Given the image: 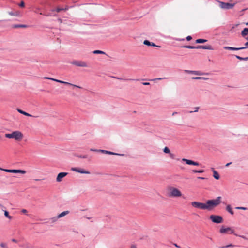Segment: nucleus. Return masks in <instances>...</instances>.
<instances>
[{"instance_id":"1","label":"nucleus","mask_w":248,"mask_h":248,"mask_svg":"<svg viewBox=\"0 0 248 248\" xmlns=\"http://www.w3.org/2000/svg\"><path fill=\"white\" fill-rule=\"evenodd\" d=\"M206 202L207 210H213L214 208L217 206L221 203V197L220 196H218L215 199L208 200Z\"/></svg>"},{"instance_id":"2","label":"nucleus","mask_w":248,"mask_h":248,"mask_svg":"<svg viewBox=\"0 0 248 248\" xmlns=\"http://www.w3.org/2000/svg\"><path fill=\"white\" fill-rule=\"evenodd\" d=\"M5 137L9 139H14L16 140L20 141L23 138V134L19 131H15L11 133L5 134Z\"/></svg>"},{"instance_id":"3","label":"nucleus","mask_w":248,"mask_h":248,"mask_svg":"<svg viewBox=\"0 0 248 248\" xmlns=\"http://www.w3.org/2000/svg\"><path fill=\"white\" fill-rule=\"evenodd\" d=\"M169 196L172 197H180L182 196V193L178 189L171 187L170 188Z\"/></svg>"},{"instance_id":"4","label":"nucleus","mask_w":248,"mask_h":248,"mask_svg":"<svg viewBox=\"0 0 248 248\" xmlns=\"http://www.w3.org/2000/svg\"><path fill=\"white\" fill-rule=\"evenodd\" d=\"M210 219L215 223H221L223 222V217L219 215H211L209 217Z\"/></svg>"},{"instance_id":"5","label":"nucleus","mask_w":248,"mask_h":248,"mask_svg":"<svg viewBox=\"0 0 248 248\" xmlns=\"http://www.w3.org/2000/svg\"><path fill=\"white\" fill-rule=\"evenodd\" d=\"M191 205L196 208L202 210H207L206 202L202 203L199 202H192Z\"/></svg>"},{"instance_id":"6","label":"nucleus","mask_w":248,"mask_h":248,"mask_svg":"<svg viewBox=\"0 0 248 248\" xmlns=\"http://www.w3.org/2000/svg\"><path fill=\"white\" fill-rule=\"evenodd\" d=\"M219 232L221 234H234V231L231 227L225 228L222 226L219 230Z\"/></svg>"},{"instance_id":"7","label":"nucleus","mask_w":248,"mask_h":248,"mask_svg":"<svg viewBox=\"0 0 248 248\" xmlns=\"http://www.w3.org/2000/svg\"><path fill=\"white\" fill-rule=\"evenodd\" d=\"M44 78L51 80L56 81L57 82L64 84L65 85H70V86H74V87H77V88H81V87H80L79 86L73 84L72 83H69V82H67L63 81L60 80H58V79H54V78H48V77H45V78Z\"/></svg>"},{"instance_id":"8","label":"nucleus","mask_w":248,"mask_h":248,"mask_svg":"<svg viewBox=\"0 0 248 248\" xmlns=\"http://www.w3.org/2000/svg\"><path fill=\"white\" fill-rule=\"evenodd\" d=\"M235 5V3H225V2H219L220 7L221 8L225 9H232L234 6Z\"/></svg>"},{"instance_id":"9","label":"nucleus","mask_w":248,"mask_h":248,"mask_svg":"<svg viewBox=\"0 0 248 248\" xmlns=\"http://www.w3.org/2000/svg\"><path fill=\"white\" fill-rule=\"evenodd\" d=\"M73 65L81 67H87L88 65L87 63L82 61H75L72 63Z\"/></svg>"},{"instance_id":"10","label":"nucleus","mask_w":248,"mask_h":248,"mask_svg":"<svg viewBox=\"0 0 248 248\" xmlns=\"http://www.w3.org/2000/svg\"><path fill=\"white\" fill-rule=\"evenodd\" d=\"M71 170L82 174H90V172L88 171H86L84 169H79L77 168H72Z\"/></svg>"},{"instance_id":"11","label":"nucleus","mask_w":248,"mask_h":248,"mask_svg":"<svg viewBox=\"0 0 248 248\" xmlns=\"http://www.w3.org/2000/svg\"><path fill=\"white\" fill-rule=\"evenodd\" d=\"M182 161L185 162L186 164L188 165H192L195 166H199V163L198 162H194L191 160L187 159L186 158H183Z\"/></svg>"},{"instance_id":"12","label":"nucleus","mask_w":248,"mask_h":248,"mask_svg":"<svg viewBox=\"0 0 248 248\" xmlns=\"http://www.w3.org/2000/svg\"><path fill=\"white\" fill-rule=\"evenodd\" d=\"M68 174L67 172H60L57 175L56 178L57 182H60L62 181L63 178L66 176Z\"/></svg>"},{"instance_id":"13","label":"nucleus","mask_w":248,"mask_h":248,"mask_svg":"<svg viewBox=\"0 0 248 248\" xmlns=\"http://www.w3.org/2000/svg\"><path fill=\"white\" fill-rule=\"evenodd\" d=\"M69 213V211H63V212H62L61 214H59L57 217L53 218L52 219H53V221H55L58 218L62 217L65 216V215L68 214Z\"/></svg>"},{"instance_id":"14","label":"nucleus","mask_w":248,"mask_h":248,"mask_svg":"<svg viewBox=\"0 0 248 248\" xmlns=\"http://www.w3.org/2000/svg\"><path fill=\"white\" fill-rule=\"evenodd\" d=\"M196 49H203L207 50H213V48L211 45H199L196 46Z\"/></svg>"},{"instance_id":"15","label":"nucleus","mask_w":248,"mask_h":248,"mask_svg":"<svg viewBox=\"0 0 248 248\" xmlns=\"http://www.w3.org/2000/svg\"><path fill=\"white\" fill-rule=\"evenodd\" d=\"M99 152L103 153L108 154H110V155H116L123 156L124 155L123 154H117V153H115L114 152L108 151L107 150H99Z\"/></svg>"},{"instance_id":"16","label":"nucleus","mask_w":248,"mask_h":248,"mask_svg":"<svg viewBox=\"0 0 248 248\" xmlns=\"http://www.w3.org/2000/svg\"><path fill=\"white\" fill-rule=\"evenodd\" d=\"M185 71V72L187 73L194 74L197 75H204L203 73H202L201 72L199 71H192V70H186Z\"/></svg>"},{"instance_id":"17","label":"nucleus","mask_w":248,"mask_h":248,"mask_svg":"<svg viewBox=\"0 0 248 248\" xmlns=\"http://www.w3.org/2000/svg\"><path fill=\"white\" fill-rule=\"evenodd\" d=\"M223 48L224 49L229 50H241V49H244V48L233 47L227 46H224Z\"/></svg>"},{"instance_id":"18","label":"nucleus","mask_w":248,"mask_h":248,"mask_svg":"<svg viewBox=\"0 0 248 248\" xmlns=\"http://www.w3.org/2000/svg\"><path fill=\"white\" fill-rule=\"evenodd\" d=\"M8 14L12 16H21V14L19 11L10 12Z\"/></svg>"},{"instance_id":"19","label":"nucleus","mask_w":248,"mask_h":248,"mask_svg":"<svg viewBox=\"0 0 248 248\" xmlns=\"http://www.w3.org/2000/svg\"><path fill=\"white\" fill-rule=\"evenodd\" d=\"M211 170L213 171V177H214V178L217 180H218L220 178V175L218 174V173L216 170H215L214 168H212Z\"/></svg>"},{"instance_id":"20","label":"nucleus","mask_w":248,"mask_h":248,"mask_svg":"<svg viewBox=\"0 0 248 248\" xmlns=\"http://www.w3.org/2000/svg\"><path fill=\"white\" fill-rule=\"evenodd\" d=\"M226 210L227 212H228L232 215H233L234 214V212H233V209H232V207H231V205H230V204L227 205L226 207Z\"/></svg>"},{"instance_id":"21","label":"nucleus","mask_w":248,"mask_h":248,"mask_svg":"<svg viewBox=\"0 0 248 248\" xmlns=\"http://www.w3.org/2000/svg\"><path fill=\"white\" fill-rule=\"evenodd\" d=\"M10 173H20L21 174H25L26 171L21 170H11Z\"/></svg>"},{"instance_id":"22","label":"nucleus","mask_w":248,"mask_h":248,"mask_svg":"<svg viewBox=\"0 0 248 248\" xmlns=\"http://www.w3.org/2000/svg\"><path fill=\"white\" fill-rule=\"evenodd\" d=\"M248 34V28H245L241 32V35L245 36Z\"/></svg>"},{"instance_id":"23","label":"nucleus","mask_w":248,"mask_h":248,"mask_svg":"<svg viewBox=\"0 0 248 248\" xmlns=\"http://www.w3.org/2000/svg\"><path fill=\"white\" fill-rule=\"evenodd\" d=\"M17 111L18 112H19V113H20L21 114H22L25 116H32L31 114L20 109H17Z\"/></svg>"},{"instance_id":"24","label":"nucleus","mask_w":248,"mask_h":248,"mask_svg":"<svg viewBox=\"0 0 248 248\" xmlns=\"http://www.w3.org/2000/svg\"><path fill=\"white\" fill-rule=\"evenodd\" d=\"M68 9H69V7L68 6H65V7L64 8H57L56 9V11L57 12H60V11H62V10L66 11V10H68Z\"/></svg>"},{"instance_id":"25","label":"nucleus","mask_w":248,"mask_h":248,"mask_svg":"<svg viewBox=\"0 0 248 248\" xmlns=\"http://www.w3.org/2000/svg\"><path fill=\"white\" fill-rule=\"evenodd\" d=\"M207 42V40L203 39H198L196 40L197 43H203Z\"/></svg>"},{"instance_id":"26","label":"nucleus","mask_w":248,"mask_h":248,"mask_svg":"<svg viewBox=\"0 0 248 248\" xmlns=\"http://www.w3.org/2000/svg\"><path fill=\"white\" fill-rule=\"evenodd\" d=\"M182 47L186 48H189V49H196V46H189V45L183 46H182Z\"/></svg>"},{"instance_id":"27","label":"nucleus","mask_w":248,"mask_h":248,"mask_svg":"<svg viewBox=\"0 0 248 248\" xmlns=\"http://www.w3.org/2000/svg\"><path fill=\"white\" fill-rule=\"evenodd\" d=\"M235 57H236V58L237 59H238L239 60H241V61L242 60L247 61V60H248V57H246V58H243V57H240L239 56H238V55H236Z\"/></svg>"},{"instance_id":"28","label":"nucleus","mask_w":248,"mask_h":248,"mask_svg":"<svg viewBox=\"0 0 248 248\" xmlns=\"http://www.w3.org/2000/svg\"><path fill=\"white\" fill-rule=\"evenodd\" d=\"M27 26L26 25H16L14 26V28H26Z\"/></svg>"},{"instance_id":"29","label":"nucleus","mask_w":248,"mask_h":248,"mask_svg":"<svg viewBox=\"0 0 248 248\" xmlns=\"http://www.w3.org/2000/svg\"><path fill=\"white\" fill-rule=\"evenodd\" d=\"M93 53L94 54H105V52L104 51H101V50H94V51H93Z\"/></svg>"},{"instance_id":"30","label":"nucleus","mask_w":248,"mask_h":248,"mask_svg":"<svg viewBox=\"0 0 248 248\" xmlns=\"http://www.w3.org/2000/svg\"><path fill=\"white\" fill-rule=\"evenodd\" d=\"M4 215L6 217L8 218L9 219L12 218V217L9 215V212L7 211H4Z\"/></svg>"},{"instance_id":"31","label":"nucleus","mask_w":248,"mask_h":248,"mask_svg":"<svg viewBox=\"0 0 248 248\" xmlns=\"http://www.w3.org/2000/svg\"><path fill=\"white\" fill-rule=\"evenodd\" d=\"M234 247V245L232 244H229L228 245H226L225 246H222V247H219V248H229V247Z\"/></svg>"},{"instance_id":"32","label":"nucleus","mask_w":248,"mask_h":248,"mask_svg":"<svg viewBox=\"0 0 248 248\" xmlns=\"http://www.w3.org/2000/svg\"><path fill=\"white\" fill-rule=\"evenodd\" d=\"M163 151L164 153H168L169 154L170 153V150L169 149V148L167 147H165L164 149H163Z\"/></svg>"},{"instance_id":"33","label":"nucleus","mask_w":248,"mask_h":248,"mask_svg":"<svg viewBox=\"0 0 248 248\" xmlns=\"http://www.w3.org/2000/svg\"><path fill=\"white\" fill-rule=\"evenodd\" d=\"M0 246L2 248H9L7 244L4 243H1Z\"/></svg>"},{"instance_id":"34","label":"nucleus","mask_w":248,"mask_h":248,"mask_svg":"<svg viewBox=\"0 0 248 248\" xmlns=\"http://www.w3.org/2000/svg\"><path fill=\"white\" fill-rule=\"evenodd\" d=\"M151 42H150L148 40H144V42H143V44L145 45H147V46H150L151 45Z\"/></svg>"},{"instance_id":"35","label":"nucleus","mask_w":248,"mask_h":248,"mask_svg":"<svg viewBox=\"0 0 248 248\" xmlns=\"http://www.w3.org/2000/svg\"><path fill=\"white\" fill-rule=\"evenodd\" d=\"M170 157L172 159H174L175 157V155L173 153H170Z\"/></svg>"},{"instance_id":"36","label":"nucleus","mask_w":248,"mask_h":248,"mask_svg":"<svg viewBox=\"0 0 248 248\" xmlns=\"http://www.w3.org/2000/svg\"><path fill=\"white\" fill-rule=\"evenodd\" d=\"M236 209H239V210H246L247 208L246 207H236Z\"/></svg>"},{"instance_id":"37","label":"nucleus","mask_w":248,"mask_h":248,"mask_svg":"<svg viewBox=\"0 0 248 248\" xmlns=\"http://www.w3.org/2000/svg\"><path fill=\"white\" fill-rule=\"evenodd\" d=\"M19 6L21 7H24L25 6V3L23 1H21V2L19 4Z\"/></svg>"},{"instance_id":"38","label":"nucleus","mask_w":248,"mask_h":248,"mask_svg":"<svg viewBox=\"0 0 248 248\" xmlns=\"http://www.w3.org/2000/svg\"><path fill=\"white\" fill-rule=\"evenodd\" d=\"M0 169L5 171V172H10V171H11V170H9V169H1V168H0Z\"/></svg>"},{"instance_id":"39","label":"nucleus","mask_w":248,"mask_h":248,"mask_svg":"<svg viewBox=\"0 0 248 248\" xmlns=\"http://www.w3.org/2000/svg\"><path fill=\"white\" fill-rule=\"evenodd\" d=\"M192 79H201V77H192Z\"/></svg>"},{"instance_id":"40","label":"nucleus","mask_w":248,"mask_h":248,"mask_svg":"<svg viewBox=\"0 0 248 248\" xmlns=\"http://www.w3.org/2000/svg\"><path fill=\"white\" fill-rule=\"evenodd\" d=\"M245 46L244 47H241V48H244V49H245L246 48H248V41L245 44Z\"/></svg>"},{"instance_id":"41","label":"nucleus","mask_w":248,"mask_h":248,"mask_svg":"<svg viewBox=\"0 0 248 248\" xmlns=\"http://www.w3.org/2000/svg\"><path fill=\"white\" fill-rule=\"evenodd\" d=\"M150 46H157V47H160V46H157V45H156L155 44H154L153 42H151Z\"/></svg>"},{"instance_id":"42","label":"nucleus","mask_w":248,"mask_h":248,"mask_svg":"<svg viewBox=\"0 0 248 248\" xmlns=\"http://www.w3.org/2000/svg\"><path fill=\"white\" fill-rule=\"evenodd\" d=\"M199 108V107H196V108H195V110H194V111H190L189 112H190V113H192V112H197V111H198Z\"/></svg>"},{"instance_id":"43","label":"nucleus","mask_w":248,"mask_h":248,"mask_svg":"<svg viewBox=\"0 0 248 248\" xmlns=\"http://www.w3.org/2000/svg\"><path fill=\"white\" fill-rule=\"evenodd\" d=\"M21 212L23 214H27L28 212L27 210L23 209L21 210Z\"/></svg>"},{"instance_id":"44","label":"nucleus","mask_w":248,"mask_h":248,"mask_svg":"<svg viewBox=\"0 0 248 248\" xmlns=\"http://www.w3.org/2000/svg\"><path fill=\"white\" fill-rule=\"evenodd\" d=\"M186 39L187 41H190L192 39V37L191 36H188L186 37Z\"/></svg>"},{"instance_id":"45","label":"nucleus","mask_w":248,"mask_h":248,"mask_svg":"<svg viewBox=\"0 0 248 248\" xmlns=\"http://www.w3.org/2000/svg\"><path fill=\"white\" fill-rule=\"evenodd\" d=\"M79 157L82 158H87V155H84V156H79Z\"/></svg>"},{"instance_id":"46","label":"nucleus","mask_w":248,"mask_h":248,"mask_svg":"<svg viewBox=\"0 0 248 248\" xmlns=\"http://www.w3.org/2000/svg\"><path fill=\"white\" fill-rule=\"evenodd\" d=\"M142 84L144 85H150V83L149 82H143Z\"/></svg>"},{"instance_id":"47","label":"nucleus","mask_w":248,"mask_h":248,"mask_svg":"<svg viewBox=\"0 0 248 248\" xmlns=\"http://www.w3.org/2000/svg\"><path fill=\"white\" fill-rule=\"evenodd\" d=\"M234 235H235L236 236H238V235H237V234H234ZM238 236H240V237H241L243 238V239H247L246 238V237L245 236H240V235H238Z\"/></svg>"},{"instance_id":"48","label":"nucleus","mask_w":248,"mask_h":248,"mask_svg":"<svg viewBox=\"0 0 248 248\" xmlns=\"http://www.w3.org/2000/svg\"><path fill=\"white\" fill-rule=\"evenodd\" d=\"M162 79V78H157L152 79L151 80L155 81V80H161Z\"/></svg>"},{"instance_id":"49","label":"nucleus","mask_w":248,"mask_h":248,"mask_svg":"<svg viewBox=\"0 0 248 248\" xmlns=\"http://www.w3.org/2000/svg\"><path fill=\"white\" fill-rule=\"evenodd\" d=\"M204 171L203 170H198V173H203Z\"/></svg>"},{"instance_id":"50","label":"nucleus","mask_w":248,"mask_h":248,"mask_svg":"<svg viewBox=\"0 0 248 248\" xmlns=\"http://www.w3.org/2000/svg\"><path fill=\"white\" fill-rule=\"evenodd\" d=\"M202 79H203V80H207L208 79V78H205V77H201Z\"/></svg>"},{"instance_id":"51","label":"nucleus","mask_w":248,"mask_h":248,"mask_svg":"<svg viewBox=\"0 0 248 248\" xmlns=\"http://www.w3.org/2000/svg\"><path fill=\"white\" fill-rule=\"evenodd\" d=\"M12 241L13 242H15V243H17V241L15 239H12Z\"/></svg>"},{"instance_id":"52","label":"nucleus","mask_w":248,"mask_h":248,"mask_svg":"<svg viewBox=\"0 0 248 248\" xmlns=\"http://www.w3.org/2000/svg\"><path fill=\"white\" fill-rule=\"evenodd\" d=\"M198 179L203 180V179H205V178H204V177H198Z\"/></svg>"},{"instance_id":"53","label":"nucleus","mask_w":248,"mask_h":248,"mask_svg":"<svg viewBox=\"0 0 248 248\" xmlns=\"http://www.w3.org/2000/svg\"><path fill=\"white\" fill-rule=\"evenodd\" d=\"M91 151H95V152H99V150H94V149H91Z\"/></svg>"},{"instance_id":"54","label":"nucleus","mask_w":248,"mask_h":248,"mask_svg":"<svg viewBox=\"0 0 248 248\" xmlns=\"http://www.w3.org/2000/svg\"><path fill=\"white\" fill-rule=\"evenodd\" d=\"M192 171V172L193 173H198V170H193Z\"/></svg>"},{"instance_id":"55","label":"nucleus","mask_w":248,"mask_h":248,"mask_svg":"<svg viewBox=\"0 0 248 248\" xmlns=\"http://www.w3.org/2000/svg\"><path fill=\"white\" fill-rule=\"evenodd\" d=\"M174 245L177 248H180V247L178 246L177 244H174Z\"/></svg>"},{"instance_id":"56","label":"nucleus","mask_w":248,"mask_h":248,"mask_svg":"<svg viewBox=\"0 0 248 248\" xmlns=\"http://www.w3.org/2000/svg\"><path fill=\"white\" fill-rule=\"evenodd\" d=\"M232 163L231 162H230V163H228L227 164H226V167H228Z\"/></svg>"},{"instance_id":"57","label":"nucleus","mask_w":248,"mask_h":248,"mask_svg":"<svg viewBox=\"0 0 248 248\" xmlns=\"http://www.w3.org/2000/svg\"><path fill=\"white\" fill-rule=\"evenodd\" d=\"M130 248H137L135 245H132Z\"/></svg>"},{"instance_id":"58","label":"nucleus","mask_w":248,"mask_h":248,"mask_svg":"<svg viewBox=\"0 0 248 248\" xmlns=\"http://www.w3.org/2000/svg\"><path fill=\"white\" fill-rule=\"evenodd\" d=\"M245 10H246V9H243V10H242V11H241V12H242V13L240 14V16H242V15L243 14V13H242V12H243V11H245Z\"/></svg>"},{"instance_id":"59","label":"nucleus","mask_w":248,"mask_h":248,"mask_svg":"<svg viewBox=\"0 0 248 248\" xmlns=\"http://www.w3.org/2000/svg\"><path fill=\"white\" fill-rule=\"evenodd\" d=\"M38 10H39V8L36 9V10L35 11H34V12L36 13H38Z\"/></svg>"},{"instance_id":"60","label":"nucleus","mask_w":248,"mask_h":248,"mask_svg":"<svg viewBox=\"0 0 248 248\" xmlns=\"http://www.w3.org/2000/svg\"><path fill=\"white\" fill-rule=\"evenodd\" d=\"M58 21L60 22V23H62V19H58Z\"/></svg>"},{"instance_id":"61","label":"nucleus","mask_w":248,"mask_h":248,"mask_svg":"<svg viewBox=\"0 0 248 248\" xmlns=\"http://www.w3.org/2000/svg\"><path fill=\"white\" fill-rule=\"evenodd\" d=\"M246 39H247V40H248V37H247V38H246Z\"/></svg>"},{"instance_id":"62","label":"nucleus","mask_w":248,"mask_h":248,"mask_svg":"<svg viewBox=\"0 0 248 248\" xmlns=\"http://www.w3.org/2000/svg\"><path fill=\"white\" fill-rule=\"evenodd\" d=\"M125 80H127L128 79H125ZM130 80H131L132 79H129Z\"/></svg>"},{"instance_id":"63","label":"nucleus","mask_w":248,"mask_h":248,"mask_svg":"<svg viewBox=\"0 0 248 248\" xmlns=\"http://www.w3.org/2000/svg\"><path fill=\"white\" fill-rule=\"evenodd\" d=\"M248 23H246V25H248Z\"/></svg>"}]
</instances>
